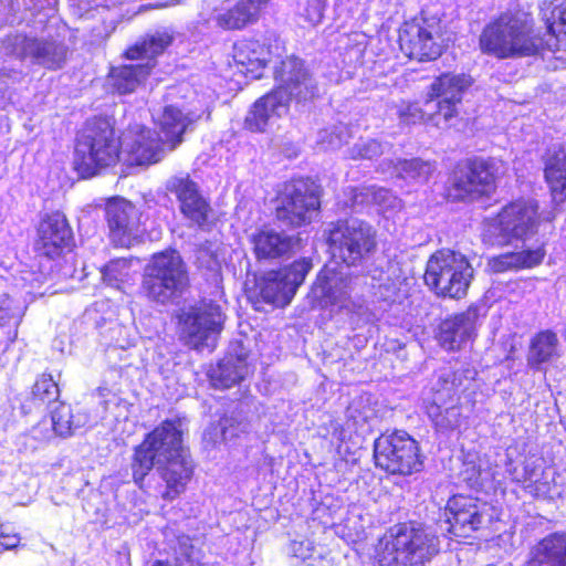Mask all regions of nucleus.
I'll return each instance as SVG.
<instances>
[{
    "instance_id": "1",
    "label": "nucleus",
    "mask_w": 566,
    "mask_h": 566,
    "mask_svg": "<svg viewBox=\"0 0 566 566\" xmlns=\"http://www.w3.org/2000/svg\"><path fill=\"white\" fill-rule=\"evenodd\" d=\"M154 468L166 483L163 499H176L192 475V464L182 446L180 420L164 421L135 448L132 460L134 482L142 488L144 479Z\"/></svg>"
},
{
    "instance_id": "2",
    "label": "nucleus",
    "mask_w": 566,
    "mask_h": 566,
    "mask_svg": "<svg viewBox=\"0 0 566 566\" xmlns=\"http://www.w3.org/2000/svg\"><path fill=\"white\" fill-rule=\"evenodd\" d=\"M360 274L352 275L344 273L336 266L325 265L318 273L314 284V292L322 297L325 304L345 310L348 313H360L364 308V287L366 279H370V287L394 292L397 286L399 276L397 275L396 265L389 263L385 270L381 264L376 262H366L360 266ZM380 296L386 298L389 296L380 292Z\"/></svg>"
},
{
    "instance_id": "3",
    "label": "nucleus",
    "mask_w": 566,
    "mask_h": 566,
    "mask_svg": "<svg viewBox=\"0 0 566 566\" xmlns=\"http://www.w3.org/2000/svg\"><path fill=\"white\" fill-rule=\"evenodd\" d=\"M439 552L438 537L417 523L391 526L376 545L380 566H424Z\"/></svg>"
},
{
    "instance_id": "4",
    "label": "nucleus",
    "mask_w": 566,
    "mask_h": 566,
    "mask_svg": "<svg viewBox=\"0 0 566 566\" xmlns=\"http://www.w3.org/2000/svg\"><path fill=\"white\" fill-rule=\"evenodd\" d=\"M483 52L499 59L536 55L544 46L543 39L535 33L528 14L505 13L486 25L480 36Z\"/></svg>"
},
{
    "instance_id": "5",
    "label": "nucleus",
    "mask_w": 566,
    "mask_h": 566,
    "mask_svg": "<svg viewBox=\"0 0 566 566\" xmlns=\"http://www.w3.org/2000/svg\"><path fill=\"white\" fill-rule=\"evenodd\" d=\"M122 161L120 139L105 118L88 120L76 138L74 168L83 177L96 175L101 169Z\"/></svg>"
},
{
    "instance_id": "6",
    "label": "nucleus",
    "mask_w": 566,
    "mask_h": 566,
    "mask_svg": "<svg viewBox=\"0 0 566 566\" xmlns=\"http://www.w3.org/2000/svg\"><path fill=\"white\" fill-rule=\"evenodd\" d=\"M327 242L333 258L348 268L365 265L377 250L376 230L357 218L332 223Z\"/></svg>"
},
{
    "instance_id": "7",
    "label": "nucleus",
    "mask_w": 566,
    "mask_h": 566,
    "mask_svg": "<svg viewBox=\"0 0 566 566\" xmlns=\"http://www.w3.org/2000/svg\"><path fill=\"white\" fill-rule=\"evenodd\" d=\"M172 41L174 32L164 29L136 42L126 50L125 56L129 60L146 59L147 62L136 65L113 66L109 72V84L119 94L134 92L155 66L154 59L161 54Z\"/></svg>"
},
{
    "instance_id": "8",
    "label": "nucleus",
    "mask_w": 566,
    "mask_h": 566,
    "mask_svg": "<svg viewBox=\"0 0 566 566\" xmlns=\"http://www.w3.org/2000/svg\"><path fill=\"white\" fill-rule=\"evenodd\" d=\"M188 283L186 264L179 252L166 250L155 254L146 266L143 287L150 300L165 304L179 297Z\"/></svg>"
},
{
    "instance_id": "9",
    "label": "nucleus",
    "mask_w": 566,
    "mask_h": 566,
    "mask_svg": "<svg viewBox=\"0 0 566 566\" xmlns=\"http://www.w3.org/2000/svg\"><path fill=\"white\" fill-rule=\"evenodd\" d=\"M473 269L467 258L452 250H440L427 262L426 284L438 295L461 298L467 294Z\"/></svg>"
},
{
    "instance_id": "10",
    "label": "nucleus",
    "mask_w": 566,
    "mask_h": 566,
    "mask_svg": "<svg viewBox=\"0 0 566 566\" xmlns=\"http://www.w3.org/2000/svg\"><path fill=\"white\" fill-rule=\"evenodd\" d=\"M537 208L533 200H517L503 207L495 218L485 222L484 242L504 245L513 240H525L537 224Z\"/></svg>"
},
{
    "instance_id": "11",
    "label": "nucleus",
    "mask_w": 566,
    "mask_h": 566,
    "mask_svg": "<svg viewBox=\"0 0 566 566\" xmlns=\"http://www.w3.org/2000/svg\"><path fill=\"white\" fill-rule=\"evenodd\" d=\"M221 306L209 301L185 310L179 316L180 338L191 348L213 350L223 329Z\"/></svg>"
},
{
    "instance_id": "12",
    "label": "nucleus",
    "mask_w": 566,
    "mask_h": 566,
    "mask_svg": "<svg viewBox=\"0 0 566 566\" xmlns=\"http://www.w3.org/2000/svg\"><path fill=\"white\" fill-rule=\"evenodd\" d=\"M378 468L390 474H411L422 468L418 442L406 431L381 434L374 443Z\"/></svg>"
},
{
    "instance_id": "13",
    "label": "nucleus",
    "mask_w": 566,
    "mask_h": 566,
    "mask_svg": "<svg viewBox=\"0 0 566 566\" xmlns=\"http://www.w3.org/2000/svg\"><path fill=\"white\" fill-rule=\"evenodd\" d=\"M318 208V186L307 178L293 179L284 186L276 217L287 224L300 227L311 222Z\"/></svg>"
},
{
    "instance_id": "14",
    "label": "nucleus",
    "mask_w": 566,
    "mask_h": 566,
    "mask_svg": "<svg viewBox=\"0 0 566 566\" xmlns=\"http://www.w3.org/2000/svg\"><path fill=\"white\" fill-rule=\"evenodd\" d=\"M4 52L19 60L48 70L61 69L66 60L67 48L54 39L28 35L21 32L9 34L2 42Z\"/></svg>"
},
{
    "instance_id": "15",
    "label": "nucleus",
    "mask_w": 566,
    "mask_h": 566,
    "mask_svg": "<svg viewBox=\"0 0 566 566\" xmlns=\"http://www.w3.org/2000/svg\"><path fill=\"white\" fill-rule=\"evenodd\" d=\"M448 532L457 536L488 528L497 520L496 510L489 503L470 495H453L446 506Z\"/></svg>"
},
{
    "instance_id": "16",
    "label": "nucleus",
    "mask_w": 566,
    "mask_h": 566,
    "mask_svg": "<svg viewBox=\"0 0 566 566\" xmlns=\"http://www.w3.org/2000/svg\"><path fill=\"white\" fill-rule=\"evenodd\" d=\"M399 44L410 59L436 60L444 48L440 21L436 18H421L406 22L399 32Z\"/></svg>"
},
{
    "instance_id": "17",
    "label": "nucleus",
    "mask_w": 566,
    "mask_h": 566,
    "mask_svg": "<svg viewBox=\"0 0 566 566\" xmlns=\"http://www.w3.org/2000/svg\"><path fill=\"white\" fill-rule=\"evenodd\" d=\"M122 163L149 166L159 163L168 151L161 136L140 124L130 125L120 137Z\"/></svg>"
},
{
    "instance_id": "18",
    "label": "nucleus",
    "mask_w": 566,
    "mask_h": 566,
    "mask_svg": "<svg viewBox=\"0 0 566 566\" xmlns=\"http://www.w3.org/2000/svg\"><path fill=\"white\" fill-rule=\"evenodd\" d=\"M472 78L463 73H443L430 84L423 106L436 109L446 122L459 115L464 93Z\"/></svg>"
},
{
    "instance_id": "19",
    "label": "nucleus",
    "mask_w": 566,
    "mask_h": 566,
    "mask_svg": "<svg viewBox=\"0 0 566 566\" xmlns=\"http://www.w3.org/2000/svg\"><path fill=\"white\" fill-rule=\"evenodd\" d=\"M274 80L280 95L286 97V102L294 99L297 103L308 102L318 95V86L305 66L296 56H286L274 67Z\"/></svg>"
},
{
    "instance_id": "20",
    "label": "nucleus",
    "mask_w": 566,
    "mask_h": 566,
    "mask_svg": "<svg viewBox=\"0 0 566 566\" xmlns=\"http://www.w3.org/2000/svg\"><path fill=\"white\" fill-rule=\"evenodd\" d=\"M274 80L280 95L286 97V102L294 99L297 103L308 102L318 95V86L305 66L296 56H286L274 67Z\"/></svg>"
},
{
    "instance_id": "21",
    "label": "nucleus",
    "mask_w": 566,
    "mask_h": 566,
    "mask_svg": "<svg viewBox=\"0 0 566 566\" xmlns=\"http://www.w3.org/2000/svg\"><path fill=\"white\" fill-rule=\"evenodd\" d=\"M312 269L311 261L301 259L276 272H270L260 283V295L269 304L287 305Z\"/></svg>"
},
{
    "instance_id": "22",
    "label": "nucleus",
    "mask_w": 566,
    "mask_h": 566,
    "mask_svg": "<svg viewBox=\"0 0 566 566\" xmlns=\"http://www.w3.org/2000/svg\"><path fill=\"white\" fill-rule=\"evenodd\" d=\"M500 165L495 160L474 159L465 168L454 172L452 189L454 198L465 200L488 195L499 176Z\"/></svg>"
},
{
    "instance_id": "23",
    "label": "nucleus",
    "mask_w": 566,
    "mask_h": 566,
    "mask_svg": "<svg viewBox=\"0 0 566 566\" xmlns=\"http://www.w3.org/2000/svg\"><path fill=\"white\" fill-rule=\"evenodd\" d=\"M205 114L209 117V104L206 101L198 99L197 104H193L186 111L169 105L160 114L154 115V119L163 134L161 139L168 147V150L175 149L181 143L182 135L187 128L202 118Z\"/></svg>"
},
{
    "instance_id": "24",
    "label": "nucleus",
    "mask_w": 566,
    "mask_h": 566,
    "mask_svg": "<svg viewBox=\"0 0 566 566\" xmlns=\"http://www.w3.org/2000/svg\"><path fill=\"white\" fill-rule=\"evenodd\" d=\"M105 212L114 244L130 247L142 232L138 209L124 198H113L106 203Z\"/></svg>"
},
{
    "instance_id": "25",
    "label": "nucleus",
    "mask_w": 566,
    "mask_h": 566,
    "mask_svg": "<svg viewBox=\"0 0 566 566\" xmlns=\"http://www.w3.org/2000/svg\"><path fill=\"white\" fill-rule=\"evenodd\" d=\"M167 190L179 202L180 212L193 224L202 228L211 213L208 200L201 195L198 185L189 176H175L167 181Z\"/></svg>"
},
{
    "instance_id": "26",
    "label": "nucleus",
    "mask_w": 566,
    "mask_h": 566,
    "mask_svg": "<svg viewBox=\"0 0 566 566\" xmlns=\"http://www.w3.org/2000/svg\"><path fill=\"white\" fill-rule=\"evenodd\" d=\"M36 250L50 259L59 256L73 242V233L65 216L59 211L46 214L38 229Z\"/></svg>"
},
{
    "instance_id": "27",
    "label": "nucleus",
    "mask_w": 566,
    "mask_h": 566,
    "mask_svg": "<svg viewBox=\"0 0 566 566\" xmlns=\"http://www.w3.org/2000/svg\"><path fill=\"white\" fill-rule=\"evenodd\" d=\"M479 316V307L472 305L467 311L443 319L437 335L439 344L447 350L460 349L474 336Z\"/></svg>"
},
{
    "instance_id": "28",
    "label": "nucleus",
    "mask_w": 566,
    "mask_h": 566,
    "mask_svg": "<svg viewBox=\"0 0 566 566\" xmlns=\"http://www.w3.org/2000/svg\"><path fill=\"white\" fill-rule=\"evenodd\" d=\"M272 52L263 43L253 39L238 41L233 46V61L239 71L253 78L262 75V70L271 62Z\"/></svg>"
},
{
    "instance_id": "29",
    "label": "nucleus",
    "mask_w": 566,
    "mask_h": 566,
    "mask_svg": "<svg viewBox=\"0 0 566 566\" xmlns=\"http://www.w3.org/2000/svg\"><path fill=\"white\" fill-rule=\"evenodd\" d=\"M287 109L286 97L273 90L253 104L245 117V127L251 132H264L272 120L283 116Z\"/></svg>"
},
{
    "instance_id": "30",
    "label": "nucleus",
    "mask_w": 566,
    "mask_h": 566,
    "mask_svg": "<svg viewBox=\"0 0 566 566\" xmlns=\"http://www.w3.org/2000/svg\"><path fill=\"white\" fill-rule=\"evenodd\" d=\"M253 252L259 260L277 259L287 254L294 245L293 238L272 228H261L251 234Z\"/></svg>"
},
{
    "instance_id": "31",
    "label": "nucleus",
    "mask_w": 566,
    "mask_h": 566,
    "mask_svg": "<svg viewBox=\"0 0 566 566\" xmlns=\"http://www.w3.org/2000/svg\"><path fill=\"white\" fill-rule=\"evenodd\" d=\"M545 178L553 200H566V145H553L545 156Z\"/></svg>"
},
{
    "instance_id": "32",
    "label": "nucleus",
    "mask_w": 566,
    "mask_h": 566,
    "mask_svg": "<svg viewBox=\"0 0 566 566\" xmlns=\"http://www.w3.org/2000/svg\"><path fill=\"white\" fill-rule=\"evenodd\" d=\"M559 357V340L554 332L542 331L532 337L526 357L531 369L543 370L545 364H551Z\"/></svg>"
},
{
    "instance_id": "33",
    "label": "nucleus",
    "mask_w": 566,
    "mask_h": 566,
    "mask_svg": "<svg viewBox=\"0 0 566 566\" xmlns=\"http://www.w3.org/2000/svg\"><path fill=\"white\" fill-rule=\"evenodd\" d=\"M427 415L440 431L454 430L461 422V409L458 398L453 401L444 396L442 390H436L432 401L426 406Z\"/></svg>"
},
{
    "instance_id": "34",
    "label": "nucleus",
    "mask_w": 566,
    "mask_h": 566,
    "mask_svg": "<svg viewBox=\"0 0 566 566\" xmlns=\"http://www.w3.org/2000/svg\"><path fill=\"white\" fill-rule=\"evenodd\" d=\"M269 0H240L233 8L216 17L218 27L240 30L258 20L261 9Z\"/></svg>"
},
{
    "instance_id": "35",
    "label": "nucleus",
    "mask_w": 566,
    "mask_h": 566,
    "mask_svg": "<svg viewBox=\"0 0 566 566\" xmlns=\"http://www.w3.org/2000/svg\"><path fill=\"white\" fill-rule=\"evenodd\" d=\"M350 203L354 209L363 206L375 205L384 213L399 210L401 200L390 190L376 186H363L349 188Z\"/></svg>"
},
{
    "instance_id": "36",
    "label": "nucleus",
    "mask_w": 566,
    "mask_h": 566,
    "mask_svg": "<svg viewBox=\"0 0 566 566\" xmlns=\"http://www.w3.org/2000/svg\"><path fill=\"white\" fill-rule=\"evenodd\" d=\"M530 566H566V532L543 538L532 553Z\"/></svg>"
},
{
    "instance_id": "37",
    "label": "nucleus",
    "mask_w": 566,
    "mask_h": 566,
    "mask_svg": "<svg viewBox=\"0 0 566 566\" xmlns=\"http://www.w3.org/2000/svg\"><path fill=\"white\" fill-rule=\"evenodd\" d=\"M248 374V364L242 356H226L209 370L214 388L227 389L239 384Z\"/></svg>"
},
{
    "instance_id": "38",
    "label": "nucleus",
    "mask_w": 566,
    "mask_h": 566,
    "mask_svg": "<svg viewBox=\"0 0 566 566\" xmlns=\"http://www.w3.org/2000/svg\"><path fill=\"white\" fill-rule=\"evenodd\" d=\"M382 171L392 169V175L408 182L424 184L429 180L436 166L431 161L420 158L399 159L396 163L390 160L381 165Z\"/></svg>"
},
{
    "instance_id": "39",
    "label": "nucleus",
    "mask_w": 566,
    "mask_h": 566,
    "mask_svg": "<svg viewBox=\"0 0 566 566\" xmlns=\"http://www.w3.org/2000/svg\"><path fill=\"white\" fill-rule=\"evenodd\" d=\"M476 371L469 366H462L457 370L443 369L440 371L436 390H442L449 400L459 399L458 395L471 388Z\"/></svg>"
},
{
    "instance_id": "40",
    "label": "nucleus",
    "mask_w": 566,
    "mask_h": 566,
    "mask_svg": "<svg viewBox=\"0 0 566 566\" xmlns=\"http://www.w3.org/2000/svg\"><path fill=\"white\" fill-rule=\"evenodd\" d=\"M544 252L541 249L507 252L494 256L489 265L494 272H504L513 269L531 268L542 262Z\"/></svg>"
},
{
    "instance_id": "41",
    "label": "nucleus",
    "mask_w": 566,
    "mask_h": 566,
    "mask_svg": "<svg viewBox=\"0 0 566 566\" xmlns=\"http://www.w3.org/2000/svg\"><path fill=\"white\" fill-rule=\"evenodd\" d=\"M87 416L73 412L70 405L56 402L51 410V421L54 432L60 437H69L74 430L82 428L87 422Z\"/></svg>"
},
{
    "instance_id": "42",
    "label": "nucleus",
    "mask_w": 566,
    "mask_h": 566,
    "mask_svg": "<svg viewBox=\"0 0 566 566\" xmlns=\"http://www.w3.org/2000/svg\"><path fill=\"white\" fill-rule=\"evenodd\" d=\"M349 137L348 127L343 123H337L317 132L316 145L322 150L337 149L347 143Z\"/></svg>"
},
{
    "instance_id": "43",
    "label": "nucleus",
    "mask_w": 566,
    "mask_h": 566,
    "mask_svg": "<svg viewBox=\"0 0 566 566\" xmlns=\"http://www.w3.org/2000/svg\"><path fill=\"white\" fill-rule=\"evenodd\" d=\"M102 274L104 282L119 289L120 284L128 282L132 277V261L127 259L113 260L105 265Z\"/></svg>"
},
{
    "instance_id": "44",
    "label": "nucleus",
    "mask_w": 566,
    "mask_h": 566,
    "mask_svg": "<svg viewBox=\"0 0 566 566\" xmlns=\"http://www.w3.org/2000/svg\"><path fill=\"white\" fill-rule=\"evenodd\" d=\"M59 394V386L50 374H42L32 388L33 398L42 403H56Z\"/></svg>"
},
{
    "instance_id": "45",
    "label": "nucleus",
    "mask_w": 566,
    "mask_h": 566,
    "mask_svg": "<svg viewBox=\"0 0 566 566\" xmlns=\"http://www.w3.org/2000/svg\"><path fill=\"white\" fill-rule=\"evenodd\" d=\"M24 308L15 303L7 294L0 295V325L13 324L18 325Z\"/></svg>"
},
{
    "instance_id": "46",
    "label": "nucleus",
    "mask_w": 566,
    "mask_h": 566,
    "mask_svg": "<svg viewBox=\"0 0 566 566\" xmlns=\"http://www.w3.org/2000/svg\"><path fill=\"white\" fill-rule=\"evenodd\" d=\"M324 8V0H302L298 4V12L306 21L316 25L323 19Z\"/></svg>"
},
{
    "instance_id": "47",
    "label": "nucleus",
    "mask_w": 566,
    "mask_h": 566,
    "mask_svg": "<svg viewBox=\"0 0 566 566\" xmlns=\"http://www.w3.org/2000/svg\"><path fill=\"white\" fill-rule=\"evenodd\" d=\"M384 153L381 143L376 139H369L355 144L350 150L354 159H374Z\"/></svg>"
},
{
    "instance_id": "48",
    "label": "nucleus",
    "mask_w": 566,
    "mask_h": 566,
    "mask_svg": "<svg viewBox=\"0 0 566 566\" xmlns=\"http://www.w3.org/2000/svg\"><path fill=\"white\" fill-rule=\"evenodd\" d=\"M433 108H427L422 109L418 104L416 103H409L400 108L399 111V118L402 123L410 125L416 124L418 122H421L424 119L426 116H431L429 112H431Z\"/></svg>"
},
{
    "instance_id": "49",
    "label": "nucleus",
    "mask_w": 566,
    "mask_h": 566,
    "mask_svg": "<svg viewBox=\"0 0 566 566\" xmlns=\"http://www.w3.org/2000/svg\"><path fill=\"white\" fill-rule=\"evenodd\" d=\"M552 22L547 25L551 33L564 32L566 34V0H557L552 11Z\"/></svg>"
},
{
    "instance_id": "50",
    "label": "nucleus",
    "mask_w": 566,
    "mask_h": 566,
    "mask_svg": "<svg viewBox=\"0 0 566 566\" xmlns=\"http://www.w3.org/2000/svg\"><path fill=\"white\" fill-rule=\"evenodd\" d=\"M289 552L292 556L306 560L312 557L314 545L310 539L293 541L290 544Z\"/></svg>"
},
{
    "instance_id": "51",
    "label": "nucleus",
    "mask_w": 566,
    "mask_h": 566,
    "mask_svg": "<svg viewBox=\"0 0 566 566\" xmlns=\"http://www.w3.org/2000/svg\"><path fill=\"white\" fill-rule=\"evenodd\" d=\"M20 9V3L13 0H0V15L4 17V21L8 23H14L18 19L15 13Z\"/></svg>"
},
{
    "instance_id": "52",
    "label": "nucleus",
    "mask_w": 566,
    "mask_h": 566,
    "mask_svg": "<svg viewBox=\"0 0 566 566\" xmlns=\"http://www.w3.org/2000/svg\"><path fill=\"white\" fill-rule=\"evenodd\" d=\"M21 537L18 533L0 531V554L3 551H11L19 546Z\"/></svg>"
},
{
    "instance_id": "53",
    "label": "nucleus",
    "mask_w": 566,
    "mask_h": 566,
    "mask_svg": "<svg viewBox=\"0 0 566 566\" xmlns=\"http://www.w3.org/2000/svg\"><path fill=\"white\" fill-rule=\"evenodd\" d=\"M23 7L25 10H43V9H53L56 0H22Z\"/></svg>"
},
{
    "instance_id": "54",
    "label": "nucleus",
    "mask_w": 566,
    "mask_h": 566,
    "mask_svg": "<svg viewBox=\"0 0 566 566\" xmlns=\"http://www.w3.org/2000/svg\"><path fill=\"white\" fill-rule=\"evenodd\" d=\"M347 412L349 421H353V424L356 427V429L358 427H363L369 418L367 413L359 412L358 408L355 405L349 406Z\"/></svg>"
},
{
    "instance_id": "55",
    "label": "nucleus",
    "mask_w": 566,
    "mask_h": 566,
    "mask_svg": "<svg viewBox=\"0 0 566 566\" xmlns=\"http://www.w3.org/2000/svg\"><path fill=\"white\" fill-rule=\"evenodd\" d=\"M220 424L222 438L224 441L231 440L239 436L238 432L232 428V426L229 424L228 419H223Z\"/></svg>"
},
{
    "instance_id": "56",
    "label": "nucleus",
    "mask_w": 566,
    "mask_h": 566,
    "mask_svg": "<svg viewBox=\"0 0 566 566\" xmlns=\"http://www.w3.org/2000/svg\"><path fill=\"white\" fill-rule=\"evenodd\" d=\"M104 30H105V33L97 32V33L95 34V36H96L97 39H105V38H107V36L111 34V32L114 30V27H112V25L104 27Z\"/></svg>"
},
{
    "instance_id": "57",
    "label": "nucleus",
    "mask_w": 566,
    "mask_h": 566,
    "mask_svg": "<svg viewBox=\"0 0 566 566\" xmlns=\"http://www.w3.org/2000/svg\"><path fill=\"white\" fill-rule=\"evenodd\" d=\"M525 471L528 474L527 480L532 481L535 478L534 472L532 471L531 473H528V467L527 465L525 467Z\"/></svg>"
},
{
    "instance_id": "58",
    "label": "nucleus",
    "mask_w": 566,
    "mask_h": 566,
    "mask_svg": "<svg viewBox=\"0 0 566 566\" xmlns=\"http://www.w3.org/2000/svg\"><path fill=\"white\" fill-rule=\"evenodd\" d=\"M153 566H169V565L164 562H156Z\"/></svg>"
},
{
    "instance_id": "59",
    "label": "nucleus",
    "mask_w": 566,
    "mask_h": 566,
    "mask_svg": "<svg viewBox=\"0 0 566 566\" xmlns=\"http://www.w3.org/2000/svg\"><path fill=\"white\" fill-rule=\"evenodd\" d=\"M187 563L189 564V566H193L191 560H187Z\"/></svg>"
}]
</instances>
